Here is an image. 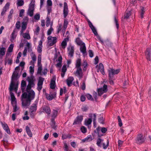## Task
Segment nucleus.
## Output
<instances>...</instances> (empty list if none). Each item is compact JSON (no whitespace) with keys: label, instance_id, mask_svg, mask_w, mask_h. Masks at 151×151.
Returning a JSON list of instances; mask_svg holds the SVG:
<instances>
[{"label":"nucleus","instance_id":"obj_1","mask_svg":"<svg viewBox=\"0 0 151 151\" xmlns=\"http://www.w3.org/2000/svg\"><path fill=\"white\" fill-rule=\"evenodd\" d=\"M35 96V93L33 90L27 92V93L24 92L23 93L22 95V99H27V101H22V104L23 106L26 107L29 106L31 101L34 98Z\"/></svg>","mask_w":151,"mask_h":151},{"label":"nucleus","instance_id":"obj_2","mask_svg":"<svg viewBox=\"0 0 151 151\" xmlns=\"http://www.w3.org/2000/svg\"><path fill=\"white\" fill-rule=\"evenodd\" d=\"M18 75V73L17 71H14L13 73L9 87L10 91H12L13 90L16 92L17 91L18 85V81L17 78Z\"/></svg>","mask_w":151,"mask_h":151},{"label":"nucleus","instance_id":"obj_3","mask_svg":"<svg viewBox=\"0 0 151 151\" xmlns=\"http://www.w3.org/2000/svg\"><path fill=\"white\" fill-rule=\"evenodd\" d=\"M88 21L89 25L90 28L91 29L93 32V33L94 35L96 36L97 38L100 41L101 43L102 44H103L104 42L103 40L101 38V37L98 35L96 28L93 25L92 23L89 20H88Z\"/></svg>","mask_w":151,"mask_h":151},{"label":"nucleus","instance_id":"obj_4","mask_svg":"<svg viewBox=\"0 0 151 151\" xmlns=\"http://www.w3.org/2000/svg\"><path fill=\"white\" fill-rule=\"evenodd\" d=\"M35 0H32L29 6V9L27 11V14L30 17L33 15V12L35 9Z\"/></svg>","mask_w":151,"mask_h":151},{"label":"nucleus","instance_id":"obj_5","mask_svg":"<svg viewBox=\"0 0 151 151\" xmlns=\"http://www.w3.org/2000/svg\"><path fill=\"white\" fill-rule=\"evenodd\" d=\"M89 119H86L85 121V124L87 126L91 124L92 119H93L94 122L96 120V115L95 114H90L89 115Z\"/></svg>","mask_w":151,"mask_h":151},{"label":"nucleus","instance_id":"obj_6","mask_svg":"<svg viewBox=\"0 0 151 151\" xmlns=\"http://www.w3.org/2000/svg\"><path fill=\"white\" fill-rule=\"evenodd\" d=\"M47 39V44L50 46L53 45L57 42V38L56 37L50 35L48 37Z\"/></svg>","mask_w":151,"mask_h":151},{"label":"nucleus","instance_id":"obj_7","mask_svg":"<svg viewBox=\"0 0 151 151\" xmlns=\"http://www.w3.org/2000/svg\"><path fill=\"white\" fill-rule=\"evenodd\" d=\"M96 130L99 137L103 136V134H100L101 132L103 133H105L107 131V129L106 128L101 127H98L96 129Z\"/></svg>","mask_w":151,"mask_h":151},{"label":"nucleus","instance_id":"obj_8","mask_svg":"<svg viewBox=\"0 0 151 151\" xmlns=\"http://www.w3.org/2000/svg\"><path fill=\"white\" fill-rule=\"evenodd\" d=\"M120 71L119 69L114 70L113 69H110L108 70L109 77L110 78L113 77L114 75L117 74Z\"/></svg>","mask_w":151,"mask_h":151},{"label":"nucleus","instance_id":"obj_9","mask_svg":"<svg viewBox=\"0 0 151 151\" xmlns=\"http://www.w3.org/2000/svg\"><path fill=\"white\" fill-rule=\"evenodd\" d=\"M96 68H97V72L100 71L102 75H104V66L102 63H100L99 65H97L96 66Z\"/></svg>","mask_w":151,"mask_h":151},{"label":"nucleus","instance_id":"obj_10","mask_svg":"<svg viewBox=\"0 0 151 151\" xmlns=\"http://www.w3.org/2000/svg\"><path fill=\"white\" fill-rule=\"evenodd\" d=\"M76 69L75 72H74L75 74L78 76L80 78H82L83 76L82 70L81 68H76Z\"/></svg>","mask_w":151,"mask_h":151},{"label":"nucleus","instance_id":"obj_11","mask_svg":"<svg viewBox=\"0 0 151 151\" xmlns=\"http://www.w3.org/2000/svg\"><path fill=\"white\" fill-rule=\"evenodd\" d=\"M107 91V86L106 85L104 84L102 88H100L98 90V94L99 95H101L103 93H106Z\"/></svg>","mask_w":151,"mask_h":151},{"label":"nucleus","instance_id":"obj_12","mask_svg":"<svg viewBox=\"0 0 151 151\" xmlns=\"http://www.w3.org/2000/svg\"><path fill=\"white\" fill-rule=\"evenodd\" d=\"M44 79L41 77L39 78L38 82L37 83V89L39 91H40L42 88V85Z\"/></svg>","mask_w":151,"mask_h":151},{"label":"nucleus","instance_id":"obj_13","mask_svg":"<svg viewBox=\"0 0 151 151\" xmlns=\"http://www.w3.org/2000/svg\"><path fill=\"white\" fill-rule=\"evenodd\" d=\"M27 80L28 81L29 83L32 86H35L34 82L35 81L36 79L32 75H31L30 76H28L27 78Z\"/></svg>","mask_w":151,"mask_h":151},{"label":"nucleus","instance_id":"obj_14","mask_svg":"<svg viewBox=\"0 0 151 151\" xmlns=\"http://www.w3.org/2000/svg\"><path fill=\"white\" fill-rule=\"evenodd\" d=\"M1 124L6 132L9 134H10V130L7 124L5 122H1Z\"/></svg>","mask_w":151,"mask_h":151},{"label":"nucleus","instance_id":"obj_15","mask_svg":"<svg viewBox=\"0 0 151 151\" xmlns=\"http://www.w3.org/2000/svg\"><path fill=\"white\" fill-rule=\"evenodd\" d=\"M83 119V116H77L75 119L73 124L80 125L81 124V122Z\"/></svg>","mask_w":151,"mask_h":151},{"label":"nucleus","instance_id":"obj_16","mask_svg":"<svg viewBox=\"0 0 151 151\" xmlns=\"http://www.w3.org/2000/svg\"><path fill=\"white\" fill-rule=\"evenodd\" d=\"M69 56L72 57L73 56L74 51V47L73 46L70 45L67 48Z\"/></svg>","mask_w":151,"mask_h":151},{"label":"nucleus","instance_id":"obj_17","mask_svg":"<svg viewBox=\"0 0 151 151\" xmlns=\"http://www.w3.org/2000/svg\"><path fill=\"white\" fill-rule=\"evenodd\" d=\"M64 6L63 10L64 17L65 18L67 16L68 13V10L67 4L65 2L64 3Z\"/></svg>","mask_w":151,"mask_h":151},{"label":"nucleus","instance_id":"obj_18","mask_svg":"<svg viewBox=\"0 0 151 151\" xmlns=\"http://www.w3.org/2000/svg\"><path fill=\"white\" fill-rule=\"evenodd\" d=\"M145 139L142 134H139L137 138L136 141L137 143L140 144L144 142Z\"/></svg>","mask_w":151,"mask_h":151},{"label":"nucleus","instance_id":"obj_19","mask_svg":"<svg viewBox=\"0 0 151 151\" xmlns=\"http://www.w3.org/2000/svg\"><path fill=\"white\" fill-rule=\"evenodd\" d=\"M145 54L147 59L149 61L151 60V52L150 48H147Z\"/></svg>","mask_w":151,"mask_h":151},{"label":"nucleus","instance_id":"obj_20","mask_svg":"<svg viewBox=\"0 0 151 151\" xmlns=\"http://www.w3.org/2000/svg\"><path fill=\"white\" fill-rule=\"evenodd\" d=\"M37 104H33L31 106L30 109V111L31 112L30 115L32 117H33L34 116L33 115H32L33 114V113L34 112H35L37 109Z\"/></svg>","mask_w":151,"mask_h":151},{"label":"nucleus","instance_id":"obj_21","mask_svg":"<svg viewBox=\"0 0 151 151\" xmlns=\"http://www.w3.org/2000/svg\"><path fill=\"white\" fill-rule=\"evenodd\" d=\"M10 94L11 97V104L12 106L17 105L16 99L15 97L14 93L12 92H10Z\"/></svg>","mask_w":151,"mask_h":151},{"label":"nucleus","instance_id":"obj_22","mask_svg":"<svg viewBox=\"0 0 151 151\" xmlns=\"http://www.w3.org/2000/svg\"><path fill=\"white\" fill-rule=\"evenodd\" d=\"M68 40L69 38L68 37V36L64 39L61 44V48L64 49L66 47L67 45V42L68 41Z\"/></svg>","mask_w":151,"mask_h":151},{"label":"nucleus","instance_id":"obj_23","mask_svg":"<svg viewBox=\"0 0 151 151\" xmlns=\"http://www.w3.org/2000/svg\"><path fill=\"white\" fill-rule=\"evenodd\" d=\"M56 78L55 76L53 77L52 78L51 80L50 83V87L52 89H54L55 88V80Z\"/></svg>","mask_w":151,"mask_h":151},{"label":"nucleus","instance_id":"obj_24","mask_svg":"<svg viewBox=\"0 0 151 151\" xmlns=\"http://www.w3.org/2000/svg\"><path fill=\"white\" fill-rule=\"evenodd\" d=\"M17 31L15 28H14L11 34V37L10 39V41L12 42H13L14 39L16 38L17 37Z\"/></svg>","mask_w":151,"mask_h":151},{"label":"nucleus","instance_id":"obj_25","mask_svg":"<svg viewBox=\"0 0 151 151\" xmlns=\"http://www.w3.org/2000/svg\"><path fill=\"white\" fill-rule=\"evenodd\" d=\"M10 4L9 3H7L5 6L3 8L1 13V16H3L7 10L9 8Z\"/></svg>","mask_w":151,"mask_h":151},{"label":"nucleus","instance_id":"obj_26","mask_svg":"<svg viewBox=\"0 0 151 151\" xmlns=\"http://www.w3.org/2000/svg\"><path fill=\"white\" fill-rule=\"evenodd\" d=\"M46 97L47 99L49 100H51L53 98H54L56 96V93H50V94H48L47 93L45 94Z\"/></svg>","mask_w":151,"mask_h":151},{"label":"nucleus","instance_id":"obj_27","mask_svg":"<svg viewBox=\"0 0 151 151\" xmlns=\"http://www.w3.org/2000/svg\"><path fill=\"white\" fill-rule=\"evenodd\" d=\"M14 46V45L13 44H11L9 45L7 50V53L6 54V56H8L9 55H11V54L10 53L12 52Z\"/></svg>","mask_w":151,"mask_h":151},{"label":"nucleus","instance_id":"obj_28","mask_svg":"<svg viewBox=\"0 0 151 151\" xmlns=\"http://www.w3.org/2000/svg\"><path fill=\"white\" fill-rule=\"evenodd\" d=\"M104 139L100 137H99L97 139L96 145L99 147H101L102 144L103 143Z\"/></svg>","mask_w":151,"mask_h":151},{"label":"nucleus","instance_id":"obj_29","mask_svg":"<svg viewBox=\"0 0 151 151\" xmlns=\"http://www.w3.org/2000/svg\"><path fill=\"white\" fill-rule=\"evenodd\" d=\"M39 45L37 47V51L38 53H41L42 52V41H40L38 43Z\"/></svg>","mask_w":151,"mask_h":151},{"label":"nucleus","instance_id":"obj_30","mask_svg":"<svg viewBox=\"0 0 151 151\" xmlns=\"http://www.w3.org/2000/svg\"><path fill=\"white\" fill-rule=\"evenodd\" d=\"M93 139V138L91 135H88L85 138L82 140V141L83 142H88L91 141Z\"/></svg>","mask_w":151,"mask_h":151},{"label":"nucleus","instance_id":"obj_31","mask_svg":"<svg viewBox=\"0 0 151 151\" xmlns=\"http://www.w3.org/2000/svg\"><path fill=\"white\" fill-rule=\"evenodd\" d=\"M68 24V23L67 20L66 19H65L64 20V22L63 24V29L62 30V32L63 33V36L65 33V31L67 28Z\"/></svg>","mask_w":151,"mask_h":151},{"label":"nucleus","instance_id":"obj_32","mask_svg":"<svg viewBox=\"0 0 151 151\" xmlns=\"http://www.w3.org/2000/svg\"><path fill=\"white\" fill-rule=\"evenodd\" d=\"M27 22H23L22 23V29L20 31L21 34H22L24 31L25 30L27 27Z\"/></svg>","mask_w":151,"mask_h":151},{"label":"nucleus","instance_id":"obj_33","mask_svg":"<svg viewBox=\"0 0 151 151\" xmlns=\"http://www.w3.org/2000/svg\"><path fill=\"white\" fill-rule=\"evenodd\" d=\"M74 80V78L73 77H70L67 79L66 81L68 85L70 86Z\"/></svg>","mask_w":151,"mask_h":151},{"label":"nucleus","instance_id":"obj_34","mask_svg":"<svg viewBox=\"0 0 151 151\" xmlns=\"http://www.w3.org/2000/svg\"><path fill=\"white\" fill-rule=\"evenodd\" d=\"M21 35H22L23 37L25 39H26L27 40H29L30 39V37L28 32L24 33H23L22 34H21Z\"/></svg>","mask_w":151,"mask_h":151},{"label":"nucleus","instance_id":"obj_35","mask_svg":"<svg viewBox=\"0 0 151 151\" xmlns=\"http://www.w3.org/2000/svg\"><path fill=\"white\" fill-rule=\"evenodd\" d=\"M6 48L4 47L0 48V57L4 56L6 52Z\"/></svg>","mask_w":151,"mask_h":151},{"label":"nucleus","instance_id":"obj_36","mask_svg":"<svg viewBox=\"0 0 151 151\" xmlns=\"http://www.w3.org/2000/svg\"><path fill=\"white\" fill-rule=\"evenodd\" d=\"M81 51L83 54H85L86 52V47L85 44H83V45L81 46L80 47Z\"/></svg>","mask_w":151,"mask_h":151},{"label":"nucleus","instance_id":"obj_37","mask_svg":"<svg viewBox=\"0 0 151 151\" xmlns=\"http://www.w3.org/2000/svg\"><path fill=\"white\" fill-rule=\"evenodd\" d=\"M76 68H81V60L80 59H78L76 61Z\"/></svg>","mask_w":151,"mask_h":151},{"label":"nucleus","instance_id":"obj_38","mask_svg":"<svg viewBox=\"0 0 151 151\" xmlns=\"http://www.w3.org/2000/svg\"><path fill=\"white\" fill-rule=\"evenodd\" d=\"M26 130L28 135L29 137H32V134L29 127L28 126H26Z\"/></svg>","mask_w":151,"mask_h":151},{"label":"nucleus","instance_id":"obj_39","mask_svg":"<svg viewBox=\"0 0 151 151\" xmlns=\"http://www.w3.org/2000/svg\"><path fill=\"white\" fill-rule=\"evenodd\" d=\"M38 70L37 73L40 75H42V64H38Z\"/></svg>","mask_w":151,"mask_h":151},{"label":"nucleus","instance_id":"obj_40","mask_svg":"<svg viewBox=\"0 0 151 151\" xmlns=\"http://www.w3.org/2000/svg\"><path fill=\"white\" fill-rule=\"evenodd\" d=\"M76 42L78 45H80V46L83 45V44H85V43L83 42L79 38H77L76 39Z\"/></svg>","mask_w":151,"mask_h":151},{"label":"nucleus","instance_id":"obj_41","mask_svg":"<svg viewBox=\"0 0 151 151\" xmlns=\"http://www.w3.org/2000/svg\"><path fill=\"white\" fill-rule=\"evenodd\" d=\"M24 0H17V6H22L24 4Z\"/></svg>","mask_w":151,"mask_h":151},{"label":"nucleus","instance_id":"obj_42","mask_svg":"<svg viewBox=\"0 0 151 151\" xmlns=\"http://www.w3.org/2000/svg\"><path fill=\"white\" fill-rule=\"evenodd\" d=\"M26 86V82L22 80V81L21 83V88L22 91H23L25 88V87Z\"/></svg>","mask_w":151,"mask_h":151},{"label":"nucleus","instance_id":"obj_43","mask_svg":"<svg viewBox=\"0 0 151 151\" xmlns=\"http://www.w3.org/2000/svg\"><path fill=\"white\" fill-rule=\"evenodd\" d=\"M43 110L47 114H49L50 113L51 110L48 107H45L43 108Z\"/></svg>","mask_w":151,"mask_h":151},{"label":"nucleus","instance_id":"obj_44","mask_svg":"<svg viewBox=\"0 0 151 151\" xmlns=\"http://www.w3.org/2000/svg\"><path fill=\"white\" fill-rule=\"evenodd\" d=\"M30 56L32 60L35 62L37 60V58L35 54L33 52H32L30 53Z\"/></svg>","mask_w":151,"mask_h":151},{"label":"nucleus","instance_id":"obj_45","mask_svg":"<svg viewBox=\"0 0 151 151\" xmlns=\"http://www.w3.org/2000/svg\"><path fill=\"white\" fill-rule=\"evenodd\" d=\"M58 114V111L56 110H53L52 111V118H55Z\"/></svg>","mask_w":151,"mask_h":151},{"label":"nucleus","instance_id":"obj_46","mask_svg":"<svg viewBox=\"0 0 151 151\" xmlns=\"http://www.w3.org/2000/svg\"><path fill=\"white\" fill-rule=\"evenodd\" d=\"M109 144V141L108 140L107 141L106 145L104 143H103L102 144L103 148L104 149H106L108 147Z\"/></svg>","mask_w":151,"mask_h":151},{"label":"nucleus","instance_id":"obj_47","mask_svg":"<svg viewBox=\"0 0 151 151\" xmlns=\"http://www.w3.org/2000/svg\"><path fill=\"white\" fill-rule=\"evenodd\" d=\"M131 15V12L130 11H126V14L124 16V18L126 19H128Z\"/></svg>","mask_w":151,"mask_h":151},{"label":"nucleus","instance_id":"obj_48","mask_svg":"<svg viewBox=\"0 0 151 151\" xmlns=\"http://www.w3.org/2000/svg\"><path fill=\"white\" fill-rule=\"evenodd\" d=\"M16 27L15 29L17 30V29H19L20 28V27H21V25H20V21H17L15 24Z\"/></svg>","mask_w":151,"mask_h":151},{"label":"nucleus","instance_id":"obj_49","mask_svg":"<svg viewBox=\"0 0 151 151\" xmlns=\"http://www.w3.org/2000/svg\"><path fill=\"white\" fill-rule=\"evenodd\" d=\"M34 86H32L31 84H28L26 88V91L27 92L30 91L31 90H32L31 89L32 87H33Z\"/></svg>","mask_w":151,"mask_h":151},{"label":"nucleus","instance_id":"obj_50","mask_svg":"<svg viewBox=\"0 0 151 151\" xmlns=\"http://www.w3.org/2000/svg\"><path fill=\"white\" fill-rule=\"evenodd\" d=\"M34 72V66H31L29 67V72L32 75L33 74Z\"/></svg>","mask_w":151,"mask_h":151},{"label":"nucleus","instance_id":"obj_51","mask_svg":"<svg viewBox=\"0 0 151 151\" xmlns=\"http://www.w3.org/2000/svg\"><path fill=\"white\" fill-rule=\"evenodd\" d=\"M51 26L50 27V28L47 31V35H49L51 34L52 32L53 31V29L52 28V24H51Z\"/></svg>","mask_w":151,"mask_h":151},{"label":"nucleus","instance_id":"obj_52","mask_svg":"<svg viewBox=\"0 0 151 151\" xmlns=\"http://www.w3.org/2000/svg\"><path fill=\"white\" fill-rule=\"evenodd\" d=\"M117 119L119 123V127H121L122 125V123L120 116H118L117 117Z\"/></svg>","mask_w":151,"mask_h":151},{"label":"nucleus","instance_id":"obj_53","mask_svg":"<svg viewBox=\"0 0 151 151\" xmlns=\"http://www.w3.org/2000/svg\"><path fill=\"white\" fill-rule=\"evenodd\" d=\"M81 130L83 133H85L87 132V129L85 127L82 126L81 127Z\"/></svg>","mask_w":151,"mask_h":151},{"label":"nucleus","instance_id":"obj_54","mask_svg":"<svg viewBox=\"0 0 151 151\" xmlns=\"http://www.w3.org/2000/svg\"><path fill=\"white\" fill-rule=\"evenodd\" d=\"M41 58H42L41 55H39L38 56V60H37L38 64H41Z\"/></svg>","mask_w":151,"mask_h":151},{"label":"nucleus","instance_id":"obj_55","mask_svg":"<svg viewBox=\"0 0 151 151\" xmlns=\"http://www.w3.org/2000/svg\"><path fill=\"white\" fill-rule=\"evenodd\" d=\"M86 96L88 100L91 101L93 100V98L92 96L89 94H87L86 95Z\"/></svg>","mask_w":151,"mask_h":151},{"label":"nucleus","instance_id":"obj_56","mask_svg":"<svg viewBox=\"0 0 151 151\" xmlns=\"http://www.w3.org/2000/svg\"><path fill=\"white\" fill-rule=\"evenodd\" d=\"M40 15L39 14H36L34 16V18L35 19L39 20L40 19Z\"/></svg>","mask_w":151,"mask_h":151},{"label":"nucleus","instance_id":"obj_57","mask_svg":"<svg viewBox=\"0 0 151 151\" xmlns=\"http://www.w3.org/2000/svg\"><path fill=\"white\" fill-rule=\"evenodd\" d=\"M5 62L6 63H8L9 64H11L12 63V61L11 59H6Z\"/></svg>","mask_w":151,"mask_h":151},{"label":"nucleus","instance_id":"obj_58","mask_svg":"<svg viewBox=\"0 0 151 151\" xmlns=\"http://www.w3.org/2000/svg\"><path fill=\"white\" fill-rule=\"evenodd\" d=\"M145 9L143 7H142L141 9V12L140 14V16L142 18L143 17V14L145 12Z\"/></svg>","mask_w":151,"mask_h":151},{"label":"nucleus","instance_id":"obj_59","mask_svg":"<svg viewBox=\"0 0 151 151\" xmlns=\"http://www.w3.org/2000/svg\"><path fill=\"white\" fill-rule=\"evenodd\" d=\"M64 148L65 151H68V144L66 142H64Z\"/></svg>","mask_w":151,"mask_h":151},{"label":"nucleus","instance_id":"obj_60","mask_svg":"<svg viewBox=\"0 0 151 151\" xmlns=\"http://www.w3.org/2000/svg\"><path fill=\"white\" fill-rule=\"evenodd\" d=\"M70 137L68 135L66 134H63L62 136V138L63 139H65L68 138H70Z\"/></svg>","mask_w":151,"mask_h":151},{"label":"nucleus","instance_id":"obj_61","mask_svg":"<svg viewBox=\"0 0 151 151\" xmlns=\"http://www.w3.org/2000/svg\"><path fill=\"white\" fill-rule=\"evenodd\" d=\"M98 121L101 124H103L104 123V119L103 117H100L99 118Z\"/></svg>","mask_w":151,"mask_h":151},{"label":"nucleus","instance_id":"obj_62","mask_svg":"<svg viewBox=\"0 0 151 151\" xmlns=\"http://www.w3.org/2000/svg\"><path fill=\"white\" fill-rule=\"evenodd\" d=\"M50 22V19L49 17H47L46 19V25L48 27L49 25Z\"/></svg>","mask_w":151,"mask_h":151},{"label":"nucleus","instance_id":"obj_63","mask_svg":"<svg viewBox=\"0 0 151 151\" xmlns=\"http://www.w3.org/2000/svg\"><path fill=\"white\" fill-rule=\"evenodd\" d=\"M52 5V3L51 0H47V6H50Z\"/></svg>","mask_w":151,"mask_h":151},{"label":"nucleus","instance_id":"obj_64","mask_svg":"<svg viewBox=\"0 0 151 151\" xmlns=\"http://www.w3.org/2000/svg\"><path fill=\"white\" fill-rule=\"evenodd\" d=\"M67 70L66 65H64L62 69V72H65Z\"/></svg>","mask_w":151,"mask_h":151}]
</instances>
